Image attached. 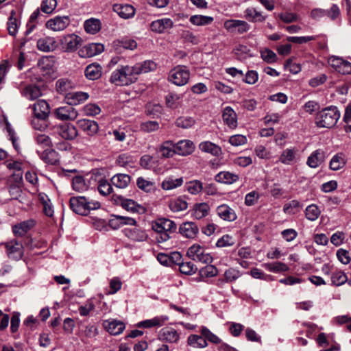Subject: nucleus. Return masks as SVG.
Here are the masks:
<instances>
[{
	"label": "nucleus",
	"instance_id": "26",
	"mask_svg": "<svg viewBox=\"0 0 351 351\" xmlns=\"http://www.w3.org/2000/svg\"><path fill=\"white\" fill-rule=\"evenodd\" d=\"M40 158L45 163L56 165L59 162V154L54 149H47L43 152H37Z\"/></svg>",
	"mask_w": 351,
	"mask_h": 351
},
{
	"label": "nucleus",
	"instance_id": "34",
	"mask_svg": "<svg viewBox=\"0 0 351 351\" xmlns=\"http://www.w3.org/2000/svg\"><path fill=\"white\" fill-rule=\"evenodd\" d=\"M199 149L205 153L210 154L214 156H219L222 154L221 148L210 142V141H204L199 144Z\"/></svg>",
	"mask_w": 351,
	"mask_h": 351
},
{
	"label": "nucleus",
	"instance_id": "13",
	"mask_svg": "<svg viewBox=\"0 0 351 351\" xmlns=\"http://www.w3.org/2000/svg\"><path fill=\"white\" fill-rule=\"evenodd\" d=\"M33 112L34 117L42 121L46 120L50 113V108L49 104L44 99L38 100L33 106Z\"/></svg>",
	"mask_w": 351,
	"mask_h": 351
},
{
	"label": "nucleus",
	"instance_id": "5",
	"mask_svg": "<svg viewBox=\"0 0 351 351\" xmlns=\"http://www.w3.org/2000/svg\"><path fill=\"white\" fill-rule=\"evenodd\" d=\"M190 78V72L186 66L178 65L171 70L168 80L176 86L186 84Z\"/></svg>",
	"mask_w": 351,
	"mask_h": 351
},
{
	"label": "nucleus",
	"instance_id": "18",
	"mask_svg": "<svg viewBox=\"0 0 351 351\" xmlns=\"http://www.w3.org/2000/svg\"><path fill=\"white\" fill-rule=\"evenodd\" d=\"M174 146L176 154L182 156L191 154L195 149L193 142L190 140H180L174 143Z\"/></svg>",
	"mask_w": 351,
	"mask_h": 351
},
{
	"label": "nucleus",
	"instance_id": "64",
	"mask_svg": "<svg viewBox=\"0 0 351 351\" xmlns=\"http://www.w3.org/2000/svg\"><path fill=\"white\" fill-rule=\"evenodd\" d=\"M57 6L56 0H43L41 3L40 9L46 14H51Z\"/></svg>",
	"mask_w": 351,
	"mask_h": 351
},
{
	"label": "nucleus",
	"instance_id": "15",
	"mask_svg": "<svg viewBox=\"0 0 351 351\" xmlns=\"http://www.w3.org/2000/svg\"><path fill=\"white\" fill-rule=\"evenodd\" d=\"M56 132L64 140H73L77 136V128L70 123L58 125Z\"/></svg>",
	"mask_w": 351,
	"mask_h": 351
},
{
	"label": "nucleus",
	"instance_id": "19",
	"mask_svg": "<svg viewBox=\"0 0 351 351\" xmlns=\"http://www.w3.org/2000/svg\"><path fill=\"white\" fill-rule=\"evenodd\" d=\"M216 213L221 219L226 221H234L237 218L235 210L225 204L217 207Z\"/></svg>",
	"mask_w": 351,
	"mask_h": 351
},
{
	"label": "nucleus",
	"instance_id": "27",
	"mask_svg": "<svg viewBox=\"0 0 351 351\" xmlns=\"http://www.w3.org/2000/svg\"><path fill=\"white\" fill-rule=\"evenodd\" d=\"M199 232V228L195 223L187 221L180 226V232L184 237L189 239L195 238Z\"/></svg>",
	"mask_w": 351,
	"mask_h": 351
},
{
	"label": "nucleus",
	"instance_id": "24",
	"mask_svg": "<svg viewBox=\"0 0 351 351\" xmlns=\"http://www.w3.org/2000/svg\"><path fill=\"white\" fill-rule=\"evenodd\" d=\"M325 160V152L318 149L313 152L307 158L306 165L315 169L318 167Z\"/></svg>",
	"mask_w": 351,
	"mask_h": 351
},
{
	"label": "nucleus",
	"instance_id": "56",
	"mask_svg": "<svg viewBox=\"0 0 351 351\" xmlns=\"http://www.w3.org/2000/svg\"><path fill=\"white\" fill-rule=\"evenodd\" d=\"M182 183V178L176 179L169 178L162 182V188L165 190H171L181 186Z\"/></svg>",
	"mask_w": 351,
	"mask_h": 351
},
{
	"label": "nucleus",
	"instance_id": "9",
	"mask_svg": "<svg viewBox=\"0 0 351 351\" xmlns=\"http://www.w3.org/2000/svg\"><path fill=\"white\" fill-rule=\"evenodd\" d=\"M55 117L60 121H73L77 116L78 112L72 106H61L54 110Z\"/></svg>",
	"mask_w": 351,
	"mask_h": 351
},
{
	"label": "nucleus",
	"instance_id": "21",
	"mask_svg": "<svg viewBox=\"0 0 351 351\" xmlns=\"http://www.w3.org/2000/svg\"><path fill=\"white\" fill-rule=\"evenodd\" d=\"M210 210V208L208 204L202 202L195 204L190 212L193 218L200 220L208 215Z\"/></svg>",
	"mask_w": 351,
	"mask_h": 351
},
{
	"label": "nucleus",
	"instance_id": "2",
	"mask_svg": "<svg viewBox=\"0 0 351 351\" xmlns=\"http://www.w3.org/2000/svg\"><path fill=\"white\" fill-rule=\"evenodd\" d=\"M340 117V112L335 106H329L319 111L315 117V123L319 128H331Z\"/></svg>",
	"mask_w": 351,
	"mask_h": 351
},
{
	"label": "nucleus",
	"instance_id": "53",
	"mask_svg": "<svg viewBox=\"0 0 351 351\" xmlns=\"http://www.w3.org/2000/svg\"><path fill=\"white\" fill-rule=\"evenodd\" d=\"M82 111L85 116L94 117L101 112V108L96 104L89 103L83 106Z\"/></svg>",
	"mask_w": 351,
	"mask_h": 351
},
{
	"label": "nucleus",
	"instance_id": "32",
	"mask_svg": "<svg viewBox=\"0 0 351 351\" xmlns=\"http://www.w3.org/2000/svg\"><path fill=\"white\" fill-rule=\"evenodd\" d=\"M222 118L223 122L232 129L237 126V114L230 107H226L223 111Z\"/></svg>",
	"mask_w": 351,
	"mask_h": 351
},
{
	"label": "nucleus",
	"instance_id": "10",
	"mask_svg": "<svg viewBox=\"0 0 351 351\" xmlns=\"http://www.w3.org/2000/svg\"><path fill=\"white\" fill-rule=\"evenodd\" d=\"M71 20L68 16H57L48 20L46 27L54 32L62 31L70 24Z\"/></svg>",
	"mask_w": 351,
	"mask_h": 351
},
{
	"label": "nucleus",
	"instance_id": "38",
	"mask_svg": "<svg viewBox=\"0 0 351 351\" xmlns=\"http://www.w3.org/2000/svg\"><path fill=\"white\" fill-rule=\"evenodd\" d=\"M183 95L174 92H169L165 96V105L171 109H176L180 106Z\"/></svg>",
	"mask_w": 351,
	"mask_h": 351
},
{
	"label": "nucleus",
	"instance_id": "11",
	"mask_svg": "<svg viewBox=\"0 0 351 351\" xmlns=\"http://www.w3.org/2000/svg\"><path fill=\"white\" fill-rule=\"evenodd\" d=\"M82 39L75 34L64 36L61 39V44L67 52L77 50L78 47L82 45Z\"/></svg>",
	"mask_w": 351,
	"mask_h": 351
},
{
	"label": "nucleus",
	"instance_id": "23",
	"mask_svg": "<svg viewBox=\"0 0 351 351\" xmlns=\"http://www.w3.org/2000/svg\"><path fill=\"white\" fill-rule=\"evenodd\" d=\"M104 51V46L101 43H90L85 45L80 51L82 57H93Z\"/></svg>",
	"mask_w": 351,
	"mask_h": 351
},
{
	"label": "nucleus",
	"instance_id": "29",
	"mask_svg": "<svg viewBox=\"0 0 351 351\" xmlns=\"http://www.w3.org/2000/svg\"><path fill=\"white\" fill-rule=\"evenodd\" d=\"M84 75L89 80H96L102 75V66L97 62L90 64L86 67Z\"/></svg>",
	"mask_w": 351,
	"mask_h": 351
},
{
	"label": "nucleus",
	"instance_id": "14",
	"mask_svg": "<svg viewBox=\"0 0 351 351\" xmlns=\"http://www.w3.org/2000/svg\"><path fill=\"white\" fill-rule=\"evenodd\" d=\"M89 98V95L86 92L71 91L64 96V101L69 106H77L85 102Z\"/></svg>",
	"mask_w": 351,
	"mask_h": 351
},
{
	"label": "nucleus",
	"instance_id": "16",
	"mask_svg": "<svg viewBox=\"0 0 351 351\" xmlns=\"http://www.w3.org/2000/svg\"><path fill=\"white\" fill-rule=\"evenodd\" d=\"M158 338L162 341L174 343L179 341L180 334L172 327H165L160 330Z\"/></svg>",
	"mask_w": 351,
	"mask_h": 351
},
{
	"label": "nucleus",
	"instance_id": "30",
	"mask_svg": "<svg viewBox=\"0 0 351 351\" xmlns=\"http://www.w3.org/2000/svg\"><path fill=\"white\" fill-rule=\"evenodd\" d=\"M22 96L28 100H35L42 96V91L39 86L34 84H29L21 89Z\"/></svg>",
	"mask_w": 351,
	"mask_h": 351
},
{
	"label": "nucleus",
	"instance_id": "59",
	"mask_svg": "<svg viewBox=\"0 0 351 351\" xmlns=\"http://www.w3.org/2000/svg\"><path fill=\"white\" fill-rule=\"evenodd\" d=\"M163 110L162 106L159 104L149 103L146 105L145 112L149 115L159 116Z\"/></svg>",
	"mask_w": 351,
	"mask_h": 351
},
{
	"label": "nucleus",
	"instance_id": "22",
	"mask_svg": "<svg viewBox=\"0 0 351 351\" xmlns=\"http://www.w3.org/2000/svg\"><path fill=\"white\" fill-rule=\"evenodd\" d=\"M105 329L112 335H118L125 329V324L121 321L116 319L105 320L103 323Z\"/></svg>",
	"mask_w": 351,
	"mask_h": 351
},
{
	"label": "nucleus",
	"instance_id": "3",
	"mask_svg": "<svg viewBox=\"0 0 351 351\" xmlns=\"http://www.w3.org/2000/svg\"><path fill=\"white\" fill-rule=\"evenodd\" d=\"M152 229L158 233L156 240L158 243H163L170 239L169 234L176 230V224L171 220L160 218L153 221Z\"/></svg>",
	"mask_w": 351,
	"mask_h": 351
},
{
	"label": "nucleus",
	"instance_id": "17",
	"mask_svg": "<svg viewBox=\"0 0 351 351\" xmlns=\"http://www.w3.org/2000/svg\"><path fill=\"white\" fill-rule=\"evenodd\" d=\"M78 127L87 135L93 136L99 131L98 123L93 120L82 119L77 121Z\"/></svg>",
	"mask_w": 351,
	"mask_h": 351
},
{
	"label": "nucleus",
	"instance_id": "63",
	"mask_svg": "<svg viewBox=\"0 0 351 351\" xmlns=\"http://www.w3.org/2000/svg\"><path fill=\"white\" fill-rule=\"evenodd\" d=\"M202 183L198 180H193L187 183L186 189L193 195L199 193L202 191Z\"/></svg>",
	"mask_w": 351,
	"mask_h": 351
},
{
	"label": "nucleus",
	"instance_id": "37",
	"mask_svg": "<svg viewBox=\"0 0 351 351\" xmlns=\"http://www.w3.org/2000/svg\"><path fill=\"white\" fill-rule=\"evenodd\" d=\"M156 68L155 62L151 60L136 63L133 66V74L145 73L154 71Z\"/></svg>",
	"mask_w": 351,
	"mask_h": 351
},
{
	"label": "nucleus",
	"instance_id": "49",
	"mask_svg": "<svg viewBox=\"0 0 351 351\" xmlns=\"http://www.w3.org/2000/svg\"><path fill=\"white\" fill-rule=\"evenodd\" d=\"M72 189L79 193L88 189V185L86 184L83 176H77L72 179Z\"/></svg>",
	"mask_w": 351,
	"mask_h": 351
},
{
	"label": "nucleus",
	"instance_id": "45",
	"mask_svg": "<svg viewBox=\"0 0 351 351\" xmlns=\"http://www.w3.org/2000/svg\"><path fill=\"white\" fill-rule=\"evenodd\" d=\"M244 16L246 19L252 22H263L265 20V17L254 8H247L244 11Z\"/></svg>",
	"mask_w": 351,
	"mask_h": 351
},
{
	"label": "nucleus",
	"instance_id": "52",
	"mask_svg": "<svg viewBox=\"0 0 351 351\" xmlns=\"http://www.w3.org/2000/svg\"><path fill=\"white\" fill-rule=\"evenodd\" d=\"M112 184L106 179L99 180L97 186L99 193L104 196L110 194L112 192Z\"/></svg>",
	"mask_w": 351,
	"mask_h": 351
},
{
	"label": "nucleus",
	"instance_id": "41",
	"mask_svg": "<svg viewBox=\"0 0 351 351\" xmlns=\"http://www.w3.org/2000/svg\"><path fill=\"white\" fill-rule=\"evenodd\" d=\"M112 9L122 19H128L132 16V5L130 4H114Z\"/></svg>",
	"mask_w": 351,
	"mask_h": 351
},
{
	"label": "nucleus",
	"instance_id": "48",
	"mask_svg": "<svg viewBox=\"0 0 351 351\" xmlns=\"http://www.w3.org/2000/svg\"><path fill=\"white\" fill-rule=\"evenodd\" d=\"M263 267L267 271L274 273H280L289 270V267L281 262L265 263Z\"/></svg>",
	"mask_w": 351,
	"mask_h": 351
},
{
	"label": "nucleus",
	"instance_id": "33",
	"mask_svg": "<svg viewBox=\"0 0 351 351\" xmlns=\"http://www.w3.org/2000/svg\"><path fill=\"white\" fill-rule=\"evenodd\" d=\"M75 83L67 78H60L56 81V88L58 93L66 95L71 90L74 88Z\"/></svg>",
	"mask_w": 351,
	"mask_h": 351
},
{
	"label": "nucleus",
	"instance_id": "46",
	"mask_svg": "<svg viewBox=\"0 0 351 351\" xmlns=\"http://www.w3.org/2000/svg\"><path fill=\"white\" fill-rule=\"evenodd\" d=\"M160 152L163 158H171L176 153L174 143L171 141L164 142L160 147Z\"/></svg>",
	"mask_w": 351,
	"mask_h": 351
},
{
	"label": "nucleus",
	"instance_id": "7",
	"mask_svg": "<svg viewBox=\"0 0 351 351\" xmlns=\"http://www.w3.org/2000/svg\"><path fill=\"white\" fill-rule=\"evenodd\" d=\"M6 252L9 258L14 261H19L23 256V246L22 243L18 242L16 239H12L4 243Z\"/></svg>",
	"mask_w": 351,
	"mask_h": 351
},
{
	"label": "nucleus",
	"instance_id": "42",
	"mask_svg": "<svg viewBox=\"0 0 351 351\" xmlns=\"http://www.w3.org/2000/svg\"><path fill=\"white\" fill-rule=\"evenodd\" d=\"M239 180L237 174L232 173L229 171H221L215 176V180L219 182L230 184Z\"/></svg>",
	"mask_w": 351,
	"mask_h": 351
},
{
	"label": "nucleus",
	"instance_id": "54",
	"mask_svg": "<svg viewBox=\"0 0 351 351\" xmlns=\"http://www.w3.org/2000/svg\"><path fill=\"white\" fill-rule=\"evenodd\" d=\"M34 139L36 143L43 147H51L53 146V143L51 138L45 134H36L34 136Z\"/></svg>",
	"mask_w": 351,
	"mask_h": 351
},
{
	"label": "nucleus",
	"instance_id": "57",
	"mask_svg": "<svg viewBox=\"0 0 351 351\" xmlns=\"http://www.w3.org/2000/svg\"><path fill=\"white\" fill-rule=\"evenodd\" d=\"M347 281L348 278L342 271H336L331 275V282L333 285L340 286Z\"/></svg>",
	"mask_w": 351,
	"mask_h": 351
},
{
	"label": "nucleus",
	"instance_id": "12",
	"mask_svg": "<svg viewBox=\"0 0 351 351\" xmlns=\"http://www.w3.org/2000/svg\"><path fill=\"white\" fill-rule=\"evenodd\" d=\"M224 27L228 32L243 34L250 29V25L244 21L230 19L224 22Z\"/></svg>",
	"mask_w": 351,
	"mask_h": 351
},
{
	"label": "nucleus",
	"instance_id": "31",
	"mask_svg": "<svg viewBox=\"0 0 351 351\" xmlns=\"http://www.w3.org/2000/svg\"><path fill=\"white\" fill-rule=\"evenodd\" d=\"M173 23L171 19L163 18L153 21L151 23V29L157 33H162L165 29H171Z\"/></svg>",
	"mask_w": 351,
	"mask_h": 351
},
{
	"label": "nucleus",
	"instance_id": "39",
	"mask_svg": "<svg viewBox=\"0 0 351 351\" xmlns=\"http://www.w3.org/2000/svg\"><path fill=\"white\" fill-rule=\"evenodd\" d=\"M110 181L115 187L124 189L130 183L131 178L128 174L117 173L111 178Z\"/></svg>",
	"mask_w": 351,
	"mask_h": 351
},
{
	"label": "nucleus",
	"instance_id": "58",
	"mask_svg": "<svg viewBox=\"0 0 351 351\" xmlns=\"http://www.w3.org/2000/svg\"><path fill=\"white\" fill-rule=\"evenodd\" d=\"M201 334L207 341L219 344L221 343V340L215 334H213L208 328L206 326L201 327Z\"/></svg>",
	"mask_w": 351,
	"mask_h": 351
},
{
	"label": "nucleus",
	"instance_id": "62",
	"mask_svg": "<svg viewBox=\"0 0 351 351\" xmlns=\"http://www.w3.org/2000/svg\"><path fill=\"white\" fill-rule=\"evenodd\" d=\"M113 47L117 51H119L120 52L121 48L124 49H132V40L127 38L118 39L113 42Z\"/></svg>",
	"mask_w": 351,
	"mask_h": 351
},
{
	"label": "nucleus",
	"instance_id": "55",
	"mask_svg": "<svg viewBox=\"0 0 351 351\" xmlns=\"http://www.w3.org/2000/svg\"><path fill=\"white\" fill-rule=\"evenodd\" d=\"M179 270L184 274L192 275L196 272L197 267L191 261H182L179 265Z\"/></svg>",
	"mask_w": 351,
	"mask_h": 351
},
{
	"label": "nucleus",
	"instance_id": "8",
	"mask_svg": "<svg viewBox=\"0 0 351 351\" xmlns=\"http://www.w3.org/2000/svg\"><path fill=\"white\" fill-rule=\"evenodd\" d=\"M328 64L336 71L343 75L351 74V63L339 57L331 56L328 58Z\"/></svg>",
	"mask_w": 351,
	"mask_h": 351
},
{
	"label": "nucleus",
	"instance_id": "40",
	"mask_svg": "<svg viewBox=\"0 0 351 351\" xmlns=\"http://www.w3.org/2000/svg\"><path fill=\"white\" fill-rule=\"evenodd\" d=\"M84 27L87 33L95 34L101 29V23L99 19L91 18L84 21Z\"/></svg>",
	"mask_w": 351,
	"mask_h": 351
},
{
	"label": "nucleus",
	"instance_id": "60",
	"mask_svg": "<svg viewBox=\"0 0 351 351\" xmlns=\"http://www.w3.org/2000/svg\"><path fill=\"white\" fill-rule=\"evenodd\" d=\"M217 274V268L213 265H206L199 270V275L203 278L214 277L216 276Z\"/></svg>",
	"mask_w": 351,
	"mask_h": 351
},
{
	"label": "nucleus",
	"instance_id": "25",
	"mask_svg": "<svg viewBox=\"0 0 351 351\" xmlns=\"http://www.w3.org/2000/svg\"><path fill=\"white\" fill-rule=\"evenodd\" d=\"M35 224L34 220L28 219L14 225L12 226V232L16 237H23Z\"/></svg>",
	"mask_w": 351,
	"mask_h": 351
},
{
	"label": "nucleus",
	"instance_id": "61",
	"mask_svg": "<svg viewBox=\"0 0 351 351\" xmlns=\"http://www.w3.org/2000/svg\"><path fill=\"white\" fill-rule=\"evenodd\" d=\"M40 15L39 9H36L30 16L29 19L27 23V30L25 34L28 35L36 27L37 22L36 20Z\"/></svg>",
	"mask_w": 351,
	"mask_h": 351
},
{
	"label": "nucleus",
	"instance_id": "6",
	"mask_svg": "<svg viewBox=\"0 0 351 351\" xmlns=\"http://www.w3.org/2000/svg\"><path fill=\"white\" fill-rule=\"evenodd\" d=\"M187 256L195 261L205 264H210L213 261V257L206 250L199 244L191 246L186 252Z\"/></svg>",
	"mask_w": 351,
	"mask_h": 351
},
{
	"label": "nucleus",
	"instance_id": "44",
	"mask_svg": "<svg viewBox=\"0 0 351 351\" xmlns=\"http://www.w3.org/2000/svg\"><path fill=\"white\" fill-rule=\"evenodd\" d=\"M214 21L213 17L200 14L191 16L189 21L196 26H205L211 24Z\"/></svg>",
	"mask_w": 351,
	"mask_h": 351
},
{
	"label": "nucleus",
	"instance_id": "4",
	"mask_svg": "<svg viewBox=\"0 0 351 351\" xmlns=\"http://www.w3.org/2000/svg\"><path fill=\"white\" fill-rule=\"evenodd\" d=\"M110 82L117 86H126L132 83V67L122 66L111 74Z\"/></svg>",
	"mask_w": 351,
	"mask_h": 351
},
{
	"label": "nucleus",
	"instance_id": "51",
	"mask_svg": "<svg viewBox=\"0 0 351 351\" xmlns=\"http://www.w3.org/2000/svg\"><path fill=\"white\" fill-rule=\"evenodd\" d=\"M321 211L315 204H311L306 208L305 216L309 221H315L319 216Z\"/></svg>",
	"mask_w": 351,
	"mask_h": 351
},
{
	"label": "nucleus",
	"instance_id": "28",
	"mask_svg": "<svg viewBox=\"0 0 351 351\" xmlns=\"http://www.w3.org/2000/svg\"><path fill=\"white\" fill-rule=\"evenodd\" d=\"M298 149L296 147L285 149L281 154L279 160L285 165H290L298 160Z\"/></svg>",
	"mask_w": 351,
	"mask_h": 351
},
{
	"label": "nucleus",
	"instance_id": "43",
	"mask_svg": "<svg viewBox=\"0 0 351 351\" xmlns=\"http://www.w3.org/2000/svg\"><path fill=\"white\" fill-rule=\"evenodd\" d=\"M346 163V160L342 153H338L331 158L329 167L332 171H337L342 169Z\"/></svg>",
	"mask_w": 351,
	"mask_h": 351
},
{
	"label": "nucleus",
	"instance_id": "36",
	"mask_svg": "<svg viewBox=\"0 0 351 351\" xmlns=\"http://www.w3.org/2000/svg\"><path fill=\"white\" fill-rule=\"evenodd\" d=\"M56 41L52 37H45L37 41V48L44 52H49L56 49Z\"/></svg>",
	"mask_w": 351,
	"mask_h": 351
},
{
	"label": "nucleus",
	"instance_id": "20",
	"mask_svg": "<svg viewBox=\"0 0 351 351\" xmlns=\"http://www.w3.org/2000/svg\"><path fill=\"white\" fill-rule=\"evenodd\" d=\"M168 319L169 317L166 315L157 316L150 319L139 322L138 323L136 324L134 326L138 328L160 327L162 326Z\"/></svg>",
	"mask_w": 351,
	"mask_h": 351
},
{
	"label": "nucleus",
	"instance_id": "47",
	"mask_svg": "<svg viewBox=\"0 0 351 351\" xmlns=\"http://www.w3.org/2000/svg\"><path fill=\"white\" fill-rule=\"evenodd\" d=\"M188 344L194 348H204L208 346L205 338L202 335H191L187 339Z\"/></svg>",
	"mask_w": 351,
	"mask_h": 351
},
{
	"label": "nucleus",
	"instance_id": "1",
	"mask_svg": "<svg viewBox=\"0 0 351 351\" xmlns=\"http://www.w3.org/2000/svg\"><path fill=\"white\" fill-rule=\"evenodd\" d=\"M71 209L76 214L88 215L91 210L99 209L101 204L85 196L71 197L69 200Z\"/></svg>",
	"mask_w": 351,
	"mask_h": 351
},
{
	"label": "nucleus",
	"instance_id": "50",
	"mask_svg": "<svg viewBox=\"0 0 351 351\" xmlns=\"http://www.w3.org/2000/svg\"><path fill=\"white\" fill-rule=\"evenodd\" d=\"M195 123L194 118L189 116H182L178 117L175 122L177 127L183 129H188L193 127Z\"/></svg>",
	"mask_w": 351,
	"mask_h": 351
},
{
	"label": "nucleus",
	"instance_id": "35",
	"mask_svg": "<svg viewBox=\"0 0 351 351\" xmlns=\"http://www.w3.org/2000/svg\"><path fill=\"white\" fill-rule=\"evenodd\" d=\"M132 223V218L121 215H113L109 219L108 225L112 229H118L123 225Z\"/></svg>",
	"mask_w": 351,
	"mask_h": 351
}]
</instances>
